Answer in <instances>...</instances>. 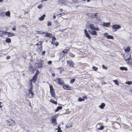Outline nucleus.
Instances as JSON below:
<instances>
[{"label":"nucleus","mask_w":132,"mask_h":132,"mask_svg":"<svg viewBox=\"0 0 132 132\" xmlns=\"http://www.w3.org/2000/svg\"><path fill=\"white\" fill-rule=\"evenodd\" d=\"M39 73V70H37L36 71V73L33 77L32 78L29 80V82L34 83H36L37 80L38 76Z\"/></svg>","instance_id":"f257e3e1"},{"label":"nucleus","mask_w":132,"mask_h":132,"mask_svg":"<svg viewBox=\"0 0 132 132\" xmlns=\"http://www.w3.org/2000/svg\"><path fill=\"white\" fill-rule=\"evenodd\" d=\"M42 44L43 42L42 41H39L38 43H36V44L34 45V46L36 45L37 46L36 47V51L37 52H41L42 49Z\"/></svg>","instance_id":"f03ea898"},{"label":"nucleus","mask_w":132,"mask_h":132,"mask_svg":"<svg viewBox=\"0 0 132 132\" xmlns=\"http://www.w3.org/2000/svg\"><path fill=\"white\" fill-rule=\"evenodd\" d=\"M32 82H30L28 85V87L30 88L28 90L29 94H31V95L29 97L30 98H32L33 97V96L34 95V93L32 92V90L33 88V85Z\"/></svg>","instance_id":"7ed1b4c3"},{"label":"nucleus","mask_w":132,"mask_h":132,"mask_svg":"<svg viewBox=\"0 0 132 132\" xmlns=\"http://www.w3.org/2000/svg\"><path fill=\"white\" fill-rule=\"evenodd\" d=\"M50 93L51 96L55 98L56 97L55 96V91L52 85H50Z\"/></svg>","instance_id":"20e7f679"},{"label":"nucleus","mask_w":132,"mask_h":132,"mask_svg":"<svg viewBox=\"0 0 132 132\" xmlns=\"http://www.w3.org/2000/svg\"><path fill=\"white\" fill-rule=\"evenodd\" d=\"M58 115L56 114L53 116L51 119V122L54 125H55L57 124L56 119V118L57 117Z\"/></svg>","instance_id":"39448f33"},{"label":"nucleus","mask_w":132,"mask_h":132,"mask_svg":"<svg viewBox=\"0 0 132 132\" xmlns=\"http://www.w3.org/2000/svg\"><path fill=\"white\" fill-rule=\"evenodd\" d=\"M56 81L57 82V83L59 84L60 85L62 86L64 83V80L61 78H57Z\"/></svg>","instance_id":"423d86ee"},{"label":"nucleus","mask_w":132,"mask_h":132,"mask_svg":"<svg viewBox=\"0 0 132 132\" xmlns=\"http://www.w3.org/2000/svg\"><path fill=\"white\" fill-rule=\"evenodd\" d=\"M62 87L64 89L66 90H71L72 88V87L69 85L65 84L64 83L62 85Z\"/></svg>","instance_id":"0eeeda50"},{"label":"nucleus","mask_w":132,"mask_h":132,"mask_svg":"<svg viewBox=\"0 0 132 132\" xmlns=\"http://www.w3.org/2000/svg\"><path fill=\"white\" fill-rule=\"evenodd\" d=\"M44 64V61L43 60H40L39 62L38 63H36L37 65V67L38 68H41L43 67Z\"/></svg>","instance_id":"6e6552de"},{"label":"nucleus","mask_w":132,"mask_h":132,"mask_svg":"<svg viewBox=\"0 0 132 132\" xmlns=\"http://www.w3.org/2000/svg\"><path fill=\"white\" fill-rule=\"evenodd\" d=\"M112 28L115 30V31H116L117 30L119 29L121 27L120 25L119 24H114L112 26Z\"/></svg>","instance_id":"1a4fd4ad"},{"label":"nucleus","mask_w":132,"mask_h":132,"mask_svg":"<svg viewBox=\"0 0 132 132\" xmlns=\"http://www.w3.org/2000/svg\"><path fill=\"white\" fill-rule=\"evenodd\" d=\"M67 65L69 66H71L74 67V63L71 60H69V61L67 60Z\"/></svg>","instance_id":"9d476101"},{"label":"nucleus","mask_w":132,"mask_h":132,"mask_svg":"<svg viewBox=\"0 0 132 132\" xmlns=\"http://www.w3.org/2000/svg\"><path fill=\"white\" fill-rule=\"evenodd\" d=\"M131 58V54L130 53H127L124 57V59L126 61L128 60H129Z\"/></svg>","instance_id":"9b49d317"},{"label":"nucleus","mask_w":132,"mask_h":132,"mask_svg":"<svg viewBox=\"0 0 132 132\" xmlns=\"http://www.w3.org/2000/svg\"><path fill=\"white\" fill-rule=\"evenodd\" d=\"M7 123L9 126H12L15 123V122L12 119H10L8 122Z\"/></svg>","instance_id":"f8f14e48"},{"label":"nucleus","mask_w":132,"mask_h":132,"mask_svg":"<svg viewBox=\"0 0 132 132\" xmlns=\"http://www.w3.org/2000/svg\"><path fill=\"white\" fill-rule=\"evenodd\" d=\"M98 14V13H95L94 14H93L92 15V16H92L93 18H94V17H95L96 19H97V21H99L100 20V19L98 18V17H96V16H97Z\"/></svg>","instance_id":"ddd939ff"},{"label":"nucleus","mask_w":132,"mask_h":132,"mask_svg":"<svg viewBox=\"0 0 132 132\" xmlns=\"http://www.w3.org/2000/svg\"><path fill=\"white\" fill-rule=\"evenodd\" d=\"M88 32L90 34H92V35H95L96 36L97 35V34L96 31L95 30H89Z\"/></svg>","instance_id":"4468645a"},{"label":"nucleus","mask_w":132,"mask_h":132,"mask_svg":"<svg viewBox=\"0 0 132 132\" xmlns=\"http://www.w3.org/2000/svg\"><path fill=\"white\" fill-rule=\"evenodd\" d=\"M35 70V69H34L33 66L31 64H30L29 67V71L30 72H34Z\"/></svg>","instance_id":"2eb2a0df"},{"label":"nucleus","mask_w":132,"mask_h":132,"mask_svg":"<svg viewBox=\"0 0 132 132\" xmlns=\"http://www.w3.org/2000/svg\"><path fill=\"white\" fill-rule=\"evenodd\" d=\"M84 32H85L86 36V37L88 38L90 40L91 38V37L89 34L88 33L87 30L86 29L84 30Z\"/></svg>","instance_id":"dca6fc26"},{"label":"nucleus","mask_w":132,"mask_h":132,"mask_svg":"<svg viewBox=\"0 0 132 132\" xmlns=\"http://www.w3.org/2000/svg\"><path fill=\"white\" fill-rule=\"evenodd\" d=\"M110 22L105 23L103 22V26L104 27H108L110 26Z\"/></svg>","instance_id":"f3484780"},{"label":"nucleus","mask_w":132,"mask_h":132,"mask_svg":"<svg viewBox=\"0 0 132 132\" xmlns=\"http://www.w3.org/2000/svg\"><path fill=\"white\" fill-rule=\"evenodd\" d=\"M4 34H6V31H0V35L1 37H3Z\"/></svg>","instance_id":"a211bd4d"},{"label":"nucleus","mask_w":132,"mask_h":132,"mask_svg":"<svg viewBox=\"0 0 132 132\" xmlns=\"http://www.w3.org/2000/svg\"><path fill=\"white\" fill-rule=\"evenodd\" d=\"M65 2L64 0H59L58 1V3L59 4H65Z\"/></svg>","instance_id":"6ab92c4d"},{"label":"nucleus","mask_w":132,"mask_h":132,"mask_svg":"<svg viewBox=\"0 0 132 132\" xmlns=\"http://www.w3.org/2000/svg\"><path fill=\"white\" fill-rule=\"evenodd\" d=\"M127 63L129 64L131 66H132V58H131L129 59V60H128L126 61Z\"/></svg>","instance_id":"aec40b11"},{"label":"nucleus","mask_w":132,"mask_h":132,"mask_svg":"<svg viewBox=\"0 0 132 132\" xmlns=\"http://www.w3.org/2000/svg\"><path fill=\"white\" fill-rule=\"evenodd\" d=\"M6 34L8 35L9 37H11L14 36V34L12 33L11 32H6Z\"/></svg>","instance_id":"412c9836"},{"label":"nucleus","mask_w":132,"mask_h":132,"mask_svg":"<svg viewBox=\"0 0 132 132\" xmlns=\"http://www.w3.org/2000/svg\"><path fill=\"white\" fill-rule=\"evenodd\" d=\"M70 50V49L69 48L66 49H65L63 51H62V53L64 54H65V53H67Z\"/></svg>","instance_id":"4be33fe9"},{"label":"nucleus","mask_w":132,"mask_h":132,"mask_svg":"<svg viewBox=\"0 0 132 132\" xmlns=\"http://www.w3.org/2000/svg\"><path fill=\"white\" fill-rule=\"evenodd\" d=\"M124 50L125 52H128L130 50V47L129 46L127 47V48L125 49Z\"/></svg>","instance_id":"5701e85b"},{"label":"nucleus","mask_w":132,"mask_h":132,"mask_svg":"<svg viewBox=\"0 0 132 132\" xmlns=\"http://www.w3.org/2000/svg\"><path fill=\"white\" fill-rule=\"evenodd\" d=\"M45 36L46 37L51 38L52 36V34L50 33L46 32Z\"/></svg>","instance_id":"b1692460"},{"label":"nucleus","mask_w":132,"mask_h":132,"mask_svg":"<svg viewBox=\"0 0 132 132\" xmlns=\"http://www.w3.org/2000/svg\"><path fill=\"white\" fill-rule=\"evenodd\" d=\"M45 16V14H44L42 16H41L39 18V20L40 21H43V20L44 19V18Z\"/></svg>","instance_id":"393cba45"},{"label":"nucleus","mask_w":132,"mask_h":132,"mask_svg":"<svg viewBox=\"0 0 132 132\" xmlns=\"http://www.w3.org/2000/svg\"><path fill=\"white\" fill-rule=\"evenodd\" d=\"M62 106H59L57 107L56 110H55V112H57L59 111V110H61L62 109Z\"/></svg>","instance_id":"a878e982"},{"label":"nucleus","mask_w":132,"mask_h":132,"mask_svg":"<svg viewBox=\"0 0 132 132\" xmlns=\"http://www.w3.org/2000/svg\"><path fill=\"white\" fill-rule=\"evenodd\" d=\"M105 104L104 103H102L101 105L99 106V107L101 109H103L105 106Z\"/></svg>","instance_id":"bb28decb"},{"label":"nucleus","mask_w":132,"mask_h":132,"mask_svg":"<svg viewBox=\"0 0 132 132\" xmlns=\"http://www.w3.org/2000/svg\"><path fill=\"white\" fill-rule=\"evenodd\" d=\"M89 27L90 28V29L92 30H94V29L95 27L94 25L92 24H90Z\"/></svg>","instance_id":"cd10ccee"},{"label":"nucleus","mask_w":132,"mask_h":132,"mask_svg":"<svg viewBox=\"0 0 132 132\" xmlns=\"http://www.w3.org/2000/svg\"><path fill=\"white\" fill-rule=\"evenodd\" d=\"M106 38L108 39H113V37L111 35H108L106 36Z\"/></svg>","instance_id":"c85d7f7f"},{"label":"nucleus","mask_w":132,"mask_h":132,"mask_svg":"<svg viewBox=\"0 0 132 132\" xmlns=\"http://www.w3.org/2000/svg\"><path fill=\"white\" fill-rule=\"evenodd\" d=\"M50 101L52 103L54 104H56V105L57 104V102H56V101H55L53 100H52V99H50Z\"/></svg>","instance_id":"c756f323"},{"label":"nucleus","mask_w":132,"mask_h":132,"mask_svg":"<svg viewBox=\"0 0 132 132\" xmlns=\"http://www.w3.org/2000/svg\"><path fill=\"white\" fill-rule=\"evenodd\" d=\"M5 15L8 16H10V13L9 11H8L7 12L5 13Z\"/></svg>","instance_id":"7c9ffc66"},{"label":"nucleus","mask_w":132,"mask_h":132,"mask_svg":"<svg viewBox=\"0 0 132 132\" xmlns=\"http://www.w3.org/2000/svg\"><path fill=\"white\" fill-rule=\"evenodd\" d=\"M113 81L115 83V84L119 86V82L117 80H113Z\"/></svg>","instance_id":"2f4dec72"},{"label":"nucleus","mask_w":132,"mask_h":132,"mask_svg":"<svg viewBox=\"0 0 132 132\" xmlns=\"http://www.w3.org/2000/svg\"><path fill=\"white\" fill-rule=\"evenodd\" d=\"M56 129L57 130V132H62V130H61V128L59 125L58 126V128H56Z\"/></svg>","instance_id":"473e14b6"},{"label":"nucleus","mask_w":132,"mask_h":132,"mask_svg":"<svg viewBox=\"0 0 132 132\" xmlns=\"http://www.w3.org/2000/svg\"><path fill=\"white\" fill-rule=\"evenodd\" d=\"M120 69L122 70H127V68L124 67H121L120 68Z\"/></svg>","instance_id":"72a5a7b5"},{"label":"nucleus","mask_w":132,"mask_h":132,"mask_svg":"<svg viewBox=\"0 0 132 132\" xmlns=\"http://www.w3.org/2000/svg\"><path fill=\"white\" fill-rule=\"evenodd\" d=\"M58 69L60 71V73H61V72L64 70L63 68L62 67L59 68H58Z\"/></svg>","instance_id":"f704fd0d"},{"label":"nucleus","mask_w":132,"mask_h":132,"mask_svg":"<svg viewBox=\"0 0 132 132\" xmlns=\"http://www.w3.org/2000/svg\"><path fill=\"white\" fill-rule=\"evenodd\" d=\"M6 42L8 43H9L11 42V39L10 38H7L6 40Z\"/></svg>","instance_id":"c9c22d12"},{"label":"nucleus","mask_w":132,"mask_h":132,"mask_svg":"<svg viewBox=\"0 0 132 132\" xmlns=\"http://www.w3.org/2000/svg\"><path fill=\"white\" fill-rule=\"evenodd\" d=\"M75 81V79L74 78L71 79L70 80V83L71 84H73Z\"/></svg>","instance_id":"e433bc0d"},{"label":"nucleus","mask_w":132,"mask_h":132,"mask_svg":"<svg viewBox=\"0 0 132 132\" xmlns=\"http://www.w3.org/2000/svg\"><path fill=\"white\" fill-rule=\"evenodd\" d=\"M0 15L2 16H3L5 15V12H2L0 14Z\"/></svg>","instance_id":"4c0bfd02"},{"label":"nucleus","mask_w":132,"mask_h":132,"mask_svg":"<svg viewBox=\"0 0 132 132\" xmlns=\"http://www.w3.org/2000/svg\"><path fill=\"white\" fill-rule=\"evenodd\" d=\"M84 101V98H81V97H79L78 98V101L80 102Z\"/></svg>","instance_id":"58836bf2"},{"label":"nucleus","mask_w":132,"mask_h":132,"mask_svg":"<svg viewBox=\"0 0 132 132\" xmlns=\"http://www.w3.org/2000/svg\"><path fill=\"white\" fill-rule=\"evenodd\" d=\"M69 56H71V57H75V55L73 54L72 53H70L69 55Z\"/></svg>","instance_id":"ea45409f"},{"label":"nucleus","mask_w":132,"mask_h":132,"mask_svg":"<svg viewBox=\"0 0 132 132\" xmlns=\"http://www.w3.org/2000/svg\"><path fill=\"white\" fill-rule=\"evenodd\" d=\"M92 69L94 71H96L98 70V68L96 67L95 66H93L92 67Z\"/></svg>","instance_id":"a19ab883"},{"label":"nucleus","mask_w":132,"mask_h":132,"mask_svg":"<svg viewBox=\"0 0 132 132\" xmlns=\"http://www.w3.org/2000/svg\"><path fill=\"white\" fill-rule=\"evenodd\" d=\"M104 127L102 126L101 125L100 126V128H99L98 129L100 130H103L104 129Z\"/></svg>","instance_id":"79ce46f5"},{"label":"nucleus","mask_w":132,"mask_h":132,"mask_svg":"<svg viewBox=\"0 0 132 132\" xmlns=\"http://www.w3.org/2000/svg\"><path fill=\"white\" fill-rule=\"evenodd\" d=\"M126 83L129 85H130L132 84V82L131 81H128L126 82Z\"/></svg>","instance_id":"37998d69"},{"label":"nucleus","mask_w":132,"mask_h":132,"mask_svg":"<svg viewBox=\"0 0 132 132\" xmlns=\"http://www.w3.org/2000/svg\"><path fill=\"white\" fill-rule=\"evenodd\" d=\"M102 68L103 69H104L105 70H107V67L105 66L104 65H102Z\"/></svg>","instance_id":"c03bdc74"},{"label":"nucleus","mask_w":132,"mask_h":132,"mask_svg":"<svg viewBox=\"0 0 132 132\" xmlns=\"http://www.w3.org/2000/svg\"><path fill=\"white\" fill-rule=\"evenodd\" d=\"M94 30H96L97 31L99 30V29L98 27H95L94 29Z\"/></svg>","instance_id":"a18cd8bd"},{"label":"nucleus","mask_w":132,"mask_h":132,"mask_svg":"<svg viewBox=\"0 0 132 132\" xmlns=\"http://www.w3.org/2000/svg\"><path fill=\"white\" fill-rule=\"evenodd\" d=\"M42 7V5L41 4H40L38 6V8L39 9H40Z\"/></svg>","instance_id":"49530a36"},{"label":"nucleus","mask_w":132,"mask_h":132,"mask_svg":"<svg viewBox=\"0 0 132 132\" xmlns=\"http://www.w3.org/2000/svg\"><path fill=\"white\" fill-rule=\"evenodd\" d=\"M56 40V38L55 37L53 36L52 37V41H55Z\"/></svg>","instance_id":"de8ad7c7"},{"label":"nucleus","mask_w":132,"mask_h":132,"mask_svg":"<svg viewBox=\"0 0 132 132\" xmlns=\"http://www.w3.org/2000/svg\"><path fill=\"white\" fill-rule=\"evenodd\" d=\"M52 25L51 23L50 22L48 21L47 22V26H50Z\"/></svg>","instance_id":"09e8293b"},{"label":"nucleus","mask_w":132,"mask_h":132,"mask_svg":"<svg viewBox=\"0 0 132 132\" xmlns=\"http://www.w3.org/2000/svg\"><path fill=\"white\" fill-rule=\"evenodd\" d=\"M108 35V33L107 32H105V33H104L103 34L104 36V37H106V36L107 35Z\"/></svg>","instance_id":"8fccbe9b"},{"label":"nucleus","mask_w":132,"mask_h":132,"mask_svg":"<svg viewBox=\"0 0 132 132\" xmlns=\"http://www.w3.org/2000/svg\"><path fill=\"white\" fill-rule=\"evenodd\" d=\"M11 57L10 56H7V57H6V59L7 60H9L11 58Z\"/></svg>","instance_id":"3c124183"},{"label":"nucleus","mask_w":132,"mask_h":132,"mask_svg":"<svg viewBox=\"0 0 132 132\" xmlns=\"http://www.w3.org/2000/svg\"><path fill=\"white\" fill-rule=\"evenodd\" d=\"M2 104H3L2 103L0 102V108H2L3 106V105H2Z\"/></svg>","instance_id":"603ef678"},{"label":"nucleus","mask_w":132,"mask_h":132,"mask_svg":"<svg viewBox=\"0 0 132 132\" xmlns=\"http://www.w3.org/2000/svg\"><path fill=\"white\" fill-rule=\"evenodd\" d=\"M52 62L51 61H50L48 62V63L49 64H51L52 63Z\"/></svg>","instance_id":"864d4df0"},{"label":"nucleus","mask_w":132,"mask_h":132,"mask_svg":"<svg viewBox=\"0 0 132 132\" xmlns=\"http://www.w3.org/2000/svg\"><path fill=\"white\" fill-rule=\"evenodd\" d=\"M45 53L46 52L45 51H44L42 52V54L43 55H45Z\"/></svg>","instance_id":"5fc2aeb1"},{"label":"nucleus","mask_w":132,"mask_h":132,"mask_svg":"<svg viewBox=\"0 0 132 132\" xmlns=\"http://www.w3.org/2000/svg\"><path fill=\"white\" fill-rule=\"evenodd\" d=\"M59 44V43L58 42H56L55 43V44L56 46H57Z\"/></svg>","instance_id":"6e6d98bb"},{"label":"nucleus","mask_w":132,"mask_h":132,"mask_svg":"<svg viewBox=\"0 0 132 132\" xmlns=\"http://www.w3.org/2000/svg\"><path fill=\"white\" fill-rule=\"evenodd\" d=\"M37 32L38 34H42V31H37Z\"/></svg>","instance_id":"4d7b16f0"},{"label":"nucleus","mask_w":132,"mask_h":132,"mask_svg":"<svg viewBox=\"0 0 132 132\" xmlns=\"http://www.w3.org/2000/svg\"><path fill=\"white\" fill-rule=\"evenodd\" d=\"M24 14H28L29 13V11H24Z\"/></svg>","instance_id":"13d9d810"},{"label":"nucleus","mask_w":132,"mask_h":132,"mask_svg":"<svg viewBox=\"0 0 132 132\" xmlns=\"http://www.w3.org/2000/svg\"><path fill=\"white\" fill-rule=\"evenodd\" d=\"M82 98H84V99H87V97L86 96H84Z\"/></svg>","instance_id":"bf43d9fd"},{"label":"nucleus","mask_w":132,"mask_h":132,"mask_svg":"<svg viewBox=\"0 0 132 132\" xmlns=\"http://www.w3.org/2000/svg\"><path fill=\"white\" fill-rule=\"evenodd\" d=\"M51 43L52 44H55V41H52V42H51Z\"/></svg>","instance_id":"052dcab7"},{"label":"nucleus","mask_w":132,"mask_h":132,"mask_svg":"<svg viewBox=\"0 0 132 132\" xmlns=\"http://www.w3.org/2000/svg\"><path fill=\"white\" fill-rule=\"evenodd\" d=\"M59 10L61 12H62L63 11V10L62 9H60Z\"/></svg>","instance_id":"680f3d73"},{"label":"nucleus","mask_w":132,"mask_h":132,"mask_svg":"<svg viewBox=\"0 0 132 132\" xmlns=\"http://www.w3.org/2000/svg\"><path fill=\"white\" fill-rule=\"evenodd\" d=\"M12 29L13 30V31H15L16 30V28H13Z\"/></svg>","instance_id":"e2e57ef3"},{"label":"nucleus","mask_w":132,"mask_h":132,"mask_svg":"<svg viewBox=\"0 0 132 132\" xmlns=\"http://www.w3.org/2000/svg\"><path fill=\"white\" fill-rule=\"evenodd\" d=\"M41 33H42V34H46V33L45 32H43V31H42Z\"/></svg>","instance_id":"0e129e2a"},{"label":"nucleus","mask_w":132,"mask_h":132,"mask_svg":"<svg viewBox=\"0 0 132 132\" xmlns=\"http://www.w3.org/2000/svg\"><path fill=\"white\" fill-rule=\"evenodd\" d=\"M47 0H42L41 1V2H43L45 1H46Z\"/></svg>","instance_id":"69168bd1"},{"label":"nucleus","mask_w":132,"mask_h":132,"mask_svg":"<svg viewBox=\"0 0 132 132\" xmlns=\"http://www.w3.org/2000/svg\"><path fill=\"white\" fill-rule=\"evenodd\" d=\"M52 75L53 77H55V73H52Z\"/></svg>","instance_id":"338daca9"},{"label":"nucleus","mask_w":132,"mask_h":132,"mask_svg":"<svg viewBox=\"0 0 132 132\" xmlns=\"http://www.w3.org/2000/svg\"><path fill=\"white\" fill-rule=\"evenodd\" d=\"M106 84V82H103L102 83V85H103V84Z\"/></svg>","instance_id":"774afa93"}]
</instances>
